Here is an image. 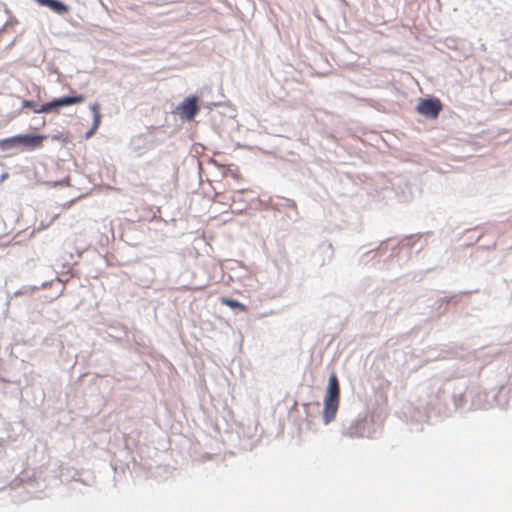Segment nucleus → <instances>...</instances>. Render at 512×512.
<instances>
[{"mask_svg":"<svg viewBox=\"0 0 512 512\" xmlns=\"http://www.w3.org/2000/svg\"><path fill=\"white\" fill-rule=\"evenodd\" d=\"M340 402V386L337 375L332 373L328 380L324 398L323 419L325 424L330 423L336 416Z\"/></svg>","mask_w":512,"mask_h":512,"instance_id":"f257e3e1","label":"nucleus"},{"mask_svg":"<svg viewBox=\"0 0 512 512\" xmlns=\"http://www.w3.org/2000/svg\"><path fill=\"white\" fill-rule=\"evenodd\" d=\"M84 100L82 95L78 96H64L61 98L54 99L48 103L40 105L38 111L39 113H50L52 111H57L58 109L73 105L76 103H80Z\"/></svg>","mask_w":512,"mask_h":512,"instance_id":"f03ea898","label":"nucleus"},{"mask_svg":"<svg viewBox=\"0 0 512 512\" xmlns=\"http://www.w3.org/2000/svg\"><path fill=\"white\" fill-rule=\"evenodd\" d=\"M441 110V103L436 98L421 100L417 105V111L428 118H436Z\"/></svg>","mask_w":512,"mask_h":512,"instance_id":"7ed1b4c3","label":"nucleus"},{"mask_svg":"<svg viewBox=\"0 0 512 512\" xmlns=\"http://www.w3.org/2000/svg\"><path fill=\"white\" fill-rule=\"evenodd\" d=\"M44 138L45 137L43 135H15L17 145H23L27 147L29 150H34L40 147Z\"/></svg>","mask_w":512,"mask_h":512,"instance_id":"20e7f679","label":"nucleus"},{"mask_svg":"<svg viewBox=\"0 0 512 512\" xmlns=\"http://www.w3.org/2000/svg\"><path fill=\"white\" fill-rule=\"evenodd\" d=\"M179 109L182 111L183 118L191 120L198 112L197 97L189 96L183 100L180 104Z\"/></svg>","mask_w":512,"mask_h":512,"instance_id":"39448f33","label":"nucleus"},{"mask_svg":"<svg viewBox=\"0 0 512 512\" xmlns=\"http://www.w3.org/2000/svg\"><path fill=\"white\" fill-rule=\"evenodd\" d=\"M35 2L41 6L50 8L59 16L65 15L70 10L69 6L60 0H35Z\"/></svg>","mask_w":512,"mask_h":512,"instance_id":"423d86ee","label":"nucleus"},{"mask_svg":"<svg viewBox=\"0 0 512 512\" xmlns=\"http://www.w3.org/2000/svg\"><path fill=\"white\" fill-rule=\"evenodd\" d=\"M90 109L93 112V124H92L91 129L88 132H86V134H85L86 139L90 138L96 132V130L98 129V127L100 125V121H101V115L99 113V105L97 103H94V104L90 105Z\"/></svg>","mask_w":512,"mask_h":512,"instance_id":"0eeeda50","label":"nucleus"},{"mask_svg":"<svg viewBox=\"0 0 512 512\" xmlns=\"http://www.w3.org/2000/svg\"><path fill=\"white\" fill-rule=\"evenodd\" d=\"M365 421H357L353 423L345 432V435L349 438H358L364 436Z\"/></svg>","mask_w":512,"mask_h":512,"instance_id":"6e6552de","label":"nucleus"},{"mask_svg":"<svg viewBox=\"0 0 512 512\" xmlns=\"http://www.w3.org/2000/svg\"><path fill=\"white\" fill-rule=\"evenodd\" d=\"M18 145L15 140V136L0 139V150L7 151L16 148Z\"/></svg>","mask_w":512,"mask_h":512,"instance_id":"1a4fd4ad","label":"nucleus"},{"mask_svg":"<svg viewBox=\"0 0 512 512\" xmlns=\"http://www.w3.org/2000/svg\"><path fill=\"white\" fill-rule=\"evenodd\" d=\"M221 303L228 307H231V308H238L242 312H245L247 310V307L244 304L240 303L239 301H237L235 299L223 298L221 300Z\"/></svg>","mask_w":512,"mask_h":512,"instance_id":"9d476101","label":"nucleus"},{"mask_svg":"<svg viewBox=\"0 0 512 512\" xmlns=\"http://www.w3.org/2000/svg\"><path fill=\"white\" fill-rule=\"evenodd\" d=\"M48 282H44L41 284L40 288H46L48 286ZM38 286H24L21 290L15 292V295H22V294H31L34 291L38 290Z\"/></svg>","mask_w":512,"mask_h":512,"instance_id":"9b49d317","label":"nucleus"},{"mask_svg":"<svg viewBox=\"0 0 512 512\" xmlns=\"http://www.w3.org/2000/svg\"><path fill=\"white\" fill-rule=\"evenodd\" d=\"M22 107L23 108H31L33 110V112L35 113H39L38 109L40 107V105H38L36 102L34 101H30V100H23L22 101Z\"/></svg>","mask_w":512,"mask_h":512,"instance_id":"f8f14e48","label":"nucleus"},{"mask_svg":"<svg viewBox=\"0 0 512 512\" xmlns=\"http://www.w3.org/2000/svg\"><path fill=\"white\" fill-rule=\"evenodd\" d=\"M327 249H328V250H331V249H332L331 244L327 245Z\"/></svg>","mask_w":512,"mask_h":512,"instance_id":"ddd939ff","label":"nucleus"},{"mask_svg":"<svg viewBox=\"0 0 512 512\" xmlns=\"http://www.w3.org/2000/svg\"><path fill=\"white\" fill-rule=\"evenodd\" d=\"M6 176H7L6 174L2 175V177H1V178H2V180H3V179H5V178H6Z\"/></svg>","mask_w":512,"mask_h":512,"instance_id":"4468645a","label":"nucleus"}]
</instances>
